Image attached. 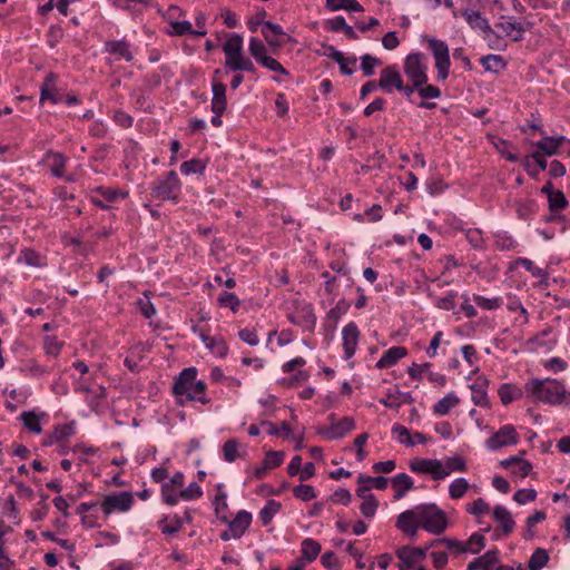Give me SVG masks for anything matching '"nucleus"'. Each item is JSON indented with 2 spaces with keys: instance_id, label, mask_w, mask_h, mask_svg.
Instances as JSON below:
<instances>
[{
  "instance_id": "obj_61",
  "label": "nucleus",
  "mask_w": 570,
  "mask_h": 570,
  "mask_svg": "<svg viewBox=\"0 0 570 570\" xmlns=\"http://www.w3.org/2000/svg\"><path fill=\"white\" fill-rule=\"evenodd\" d=\"M444 544L450 551L454 552V553H465V548L463 546V541H459V540H455V539H450V538H442V539H436L434 540L431 546H434V544Z\"/></svg>"
},
{
  "instance_id": "obj_3",
  "label": "nucleus",
  "mask_w": 570,
  "mask_h": 570,
  "mask_svg": "<svg viewBox=\"0 0 570 570\" xmlns=\"http://www.w3.org/2000/svg\"><path fill=\"white\" fill-rule=\"evenodd\" d=\"M197 374L196 367H186L175 380L173 393L179 405L184 406L189 402L210 403V399L206 394L207 384L202 380H197Z\"/></svg>"
},
{
  "instance_id": "obj_50",
  "label": "nucleus",
  "mask_w": 570,
  "mask_h": 570,
  "mask_svg": "<svg viewBox=\"0 0 570 570\" xmlns=\"http://www.w3.org/2000/svg\"><path fill=\"white\" fill-rule=\"evenodd\" d=\"M328 49H330V52L327 53V56L340 65L341 71L348 76L352 75L354 72V70L345 69V62L356 63V58L344 57L341 51L336 50L333 47H330Z\"/></svg>"
},
{
  "instance_id": "obj_45",
  "label": "nucleus",
  "mask_w": 570,
  "mask_h": 570,
  "mask_svg": "<svg viewBox=\"0 0 570 570\" xmlns=\"http://www.w3.org/2000/svg\"><path fill=\"white\" fill-rule=\"evenodd\" d=\"M65 342L57 338L55 335H46L43 338V350L49 356H58Z\"/></svg>"
},
{
  "instance_id": "obj_40",
  "label": "nucleus",
  "mask_w": 570,
  "mask_h": 570,
  "mask_svg": "<svg viewBox=\"0 0 570 570\" xmlns=\"http://www.w3.org/2000/svg\"><path fill=\"white\" fill-rule=\"evenodd\" d=\"M248 51L257 63H261L265 58L269 57L267 55V47L261 39L255 37L249 39Z\"/></svg>"
},
{
  "instance_id": "obj_10",
  "label": "nucleus",
  "mask_w": 570,
  "mask_h": 570,
  "mask_svg": "<svg viewBox=\"0 0 570 570\" xmlns=\"http://www.w3.org/2000/svg\"><path fill=\"white\" fill-rule=\"evenodd\" d=\"M288 320L292 324L308 332H313L316 325L313 306L306 302H295L293 312L288 314Z\"/></svg>"
},
{
  "instance_id": "obj_55",
  "label": "nucleus",
  "mask_w": 570,
  "mask_h": 570,
  "mask_svg": "<svg viewBox=\"0 0 570 570\" xmlns=\"http://www.w3.org/2000/svg\"><path fill=\"white\" fill-rule=\"evenodd\" d=\"M217 302L220 307L230 308L233 312H237L240 304L238 297L230 292L220 293V295L217 298Z\"/></svg>"
},
{
  "instance_id": "obj_16",
  "label": "nucleus",
  "mask_w": 570,
  "mask_h": 570,
  "mask_svg": "<svg viewBox=\"0 0 570 570\" xmlns=\"http://www.w3.org/2000/svg\"><path fill=\"white\" fill-rule=\"evenodd\" d=\"M65 92L58 87L57 77L49 73L40 86V101L60 104L63 101Z\"/></svg>"
},
{
  "instance_id": "obj_53",
  "label": "nucleus",
  "mask_w": 570,
  "mask_h": 570,
  "mask_svg": "<svg viewBox=\"0 0 570 570\" xmlns=\"http://www.w3.org/2000/svg\"><path fill=\"white\" fill-rule=\"evenodd\" d=\"M473 301L475 302V304L483 308V309H487V311H493V309H498L502 306L503 304V301L501 297H484V296H481V295H474L473 296Z\"/></svg>"
},
{
  "instance_id": "obj_44",
  "label": "nucleus",
  "mask_w": 570,
  "mask_h": 570,
  "mask_svg": "<svg viewBox=\"0 0 570 570\" xmlns=\"http://www.w3.org/2000/svg\"><path fill=\"white\" fill-rule=\"evenodd\" d=\"M549 561V554L546 549L538 548L529 559L530 570H541Z\"/></svg>"
},
{
  "instance_id": "obj_39",
  "label": "nucleus",
  "mask_w": 570,
  "mask_h": 570,
  "mask_svg": "<svg viewBox=\"0 0 570 570\" xmlns=\"http://www.w3.org/2000/svg\"><path fill=\"white\" fill-rule=\"evenodd\" d=\"M326 7L332 10H347L351 12H361L363 7L356 0H326Z\"/></svg>"
},
{
  "instance_id": "obj_31",
  "label": "nucleus",
  "mask_w": 570,
  "mask_h": 570,
  "mask_svg": "<svg viewBox=\"0 0 570 570\" xmlns=\"http://www.w3.org/2000/svg\"><path fill=\"white\" fill-rule=\"evenodd\" d=\"M498 562V552L489 550L483 556L474 559L468 564V570H491Z\"/></svg>"
},
{
  "instance_id": "obj_32",
  "label": "nucleus",
  "mask_w": 570,
  "mask_h": 570,
  "mask_svg": "<svg viewBox=\"0 0 570 570\" xmlns=\"http://www.w3.org/2000/svg\"><path fill=\"white\" fill-rule=\"evenodd\" d=\"M459 403L460 399L458 395L454 392H450L433 405V412L439 416L446 415L452 409L458 406Z\"/></svg>"
},
{
  "instance_id": "obj_11",
  "label": "nucleus",
  "mask_w": 570,
  "mask_h": 570,
  "mask_svg": "<svg viewBox=\"0 0 570 570\" xmlns=\"http://www.w3.org/2000/svg\"><path fill=\"white\" fill-rule=\"evenodd\" d=\"M519 442V434L511 424L502 426L498 432L485 441L487 449L497 451L503 446L515 445Z\"/></svg>"
},
{
  "instance_id": "obj_38",
  "label": "nucleus",
  "mask_w": 570,
  "mask_h": 570,
  "mask_svg": "<svg viewBox=\"0 0 570 570\" xmlns=\"http://www.w3.org/2000/svg\"><path fill=\"white\" fill-rule=\"evenodd\" d=\"M481 65L485 71L499 72L507 66L504 59L500 55H488L481 58Z\"/></svg>"
},
{
  "instance_id": "obj_24",
  "label": "nucleus",
  "mask_w": 570,
  "mask_h": 570,
  "mask_svg": "<svg viewBox=\"0 0 570 570\" xmlns=\"http://www.w3.org/2000/svg\"><path fill=\"white\" fill-rule=\"evenodd\" d=\"M461 14L472 29L481 30L487 35L493 32L489 21L479 11L464 9Z\"/></svg>"
},
{
  "instance_id": "obj_60",
  "label": "nucleus",
  "mask_w": 570,
  "mask_h": 570,
  "mask_svg": "<svg viewBox=\"0 0 570 570\" xmlns=\"http://www.w3.org/2000/svg\"><path fill=\"white\" fill-rule=\"evenodd\" d=\"M489 510V503L482 498H478L472 503L466 505V512L476 517L488 513Z\"/></svg>"
},
{
  "instance_id": "obj_29",
  "label": "nucleus",
  "mask_w": 570,
  "mask_h": 570,
  "mask_svg": "<svg viewBox=\"0 0 570 570\" xmlns=\"http://www.w3.org/2000/svg\"><path fill=\"white\" fill-rule=\"evenodd\" d=\"M487 385L488 381L484 377H478L474 383L470 385L472 391V401L478 406L489 405Z\"/></svg>"
},
{
  "instance_id": "obj_52",
  "label": "nucleus",
  "mask_w": 570,
  "mask_h": 570,
  "mask_svg": "<svg viewBox=\"0 0 570 570\" xmlns=\"http://www.w3.org/2000/svg\"><path fill=\"white\" fill-rule=\"evenodd\" d=\"M465 552L479 553L485 546V538L480 533H473L468 541H463Z\"/></svg>"
},
{
  "instance_id": "obj_30",
  "label": "nucleus",
  "mask_w": 570,
  "mask_h": 570,
  "mask_svg": "<svg viewBox=\"0 0 570 570\" xmlns=\"http://www.w3.org/2000/svg\"><path fill=\"white\" fill-rule=\"evenodd\" d=\"M493 519L501 525L505 534H509L513 531L515 523L512 519L510 511L507 508L502 505L494 507Z\"/></svg>"
},
{
  "instance_id": "obj_7",
  "label": "nucleus",
  "mask_w": 570,
  "mask_h": 570,
  "mask_svg": "<svg viewBox=\"0 0 570 570\" xmlns=\"http://www.w3.org/2000/svg\"><path fill=\"white\" fill-rule=\"evenodd\" d=\"M180 193V181L176 171H169L164 179H159L154 183L151 187V195L161 200H174L178 199Z\"/></svg>"
},
{
  "instance_id": "obj_62",
  "label": "nucleus",
  "mask_w": 570,
  "mask_h": 570,
  "mask_svg": "<svg viewBox=\"0 0 570 570\" xmlns=\"http://www.w3.org/2000/svg\"><path fill=\"white\" fill-rule=\"evenodd\" d=\"M294 497L302 501H309L316 497L315 490L312 485L299 484L293 489Z\"/></svg>"
},
{
  "instance_id": "obj_59",
  "label": "nucleus",
  "mask_w": 570,
  "mask_h": 570,
  "mask_svg": "<svg viewBox=\"0 0 570 570\" xmlns=\"http://www.w3.org/2000/svg\"><path fill=\"white\" fill-rule=\"evenodd\" d=\"M465 237L469 244L475 249H482L484 247L483 234L478 228H470L465 232Z\"/></svg>"
},
{
  "instance_id": "obj_36",
  "label": "nucleus",
  "mask_w": 570,
  "mask_h": 570,
  "mask_svg": "<svg viewBox=\"0 0 570 570\" xmlns=\"http://www.w3.org/2000/svg\"><path fill=\"white\" fill-rule=\"evenodd\" d=\"M410 396L399 390L390 391L385 397L380 399V403L390 409H399Z\"/></svg>"
},
{
  "instance_id": "obj_1",
  "label": "nucleus",
  "mask_w": 570,
  "mask_h": 570,
  "mask_svg": "<svg viewBox=\"0 0 570 570\" xmlns=\"http://www.w3.org/2000/svg\"><path fill=\"white\" fill-rule=\"evenodd\" d=\"M395 527L410 538H415L420 528L440 535L448 528V518L435 503H423L400 513Z\"/></svg>"
},
{
  "instance_id": "obj_23",
  "label": "nucleus",
  "mask_w": 570,
  "mask_h": 570,
  "mask_svg": "<svg viewBox=\"0 0 570 570\" xmlns=\"http://www.w3.org/2000/svg\"><path fill=\"white\" fill-rule=\"evenodd\" d=\"M522 165L530 177L537 178L547 168L548 163L540 151H533L523 158Z\"/></svg>"
},
{
  "instance_id": "obj_56",
  "label": "nucleus",
  "mask_w": 570,
  "mask_h": 570,
  "mask_svg": "<svg viewBox=\"0 0 570 570\" xmlns=\"http://www.w3.org/2000/svg\"><path fill=\"white\" fill-rule=\"evenodd\" d=\"M549 209L551 213H557L564 209L568 206V199L561 190H556L554 194L550 195Z\"/></svg>"
},
{
  "instance_id": "obj_63",
  "label": "nucleus",
  "mask_w": 570,
  "mask_h": 570,
  "mask_svg": "<svg viewBox=\"0 0 570 570\" xmlns=\"http://www.w3.org/2000/svg\"><path fill=\"white\" fill-rule=\"evenodd\" d=\"M381 65V60L372 57L371 55H364L361 58V68L366 77H370L374 73V68Z\"/></svg>"
},
{
  "instance_id": "obj_2",
  "label": "nucleus",
  "mask_w": 570,
  "mask_h": 570,
  "mask_svg": "<svg viewBox=\"0 0 570 570\" xmlns=\"http://www.w3.org/2000/svg\"><path fill=\"white\" fill-rule=\"evenodd\" d=\"M223 52L225 55V72H235L230 87L236 90L244 82V76L240 72L255 73L256 67L253 60L245 55L243 37L238 33L230 35L223 43Z\"/></svg>"
},
{
  "instance_id": "obj_48",
  "label": "nucleus",
  "mask_w": 570,
  "mask_h": 570,
  "mask_svg": "<svg viewBox=\"0 0 570 570\" xmlns=\"http://www.w3.org/2000/svg\"><path fill=\"white\" fill-rule=\"evenodd\" d=\"M240 444L236 439L227 440L223 445V456L226 462H234L240 456Z\"/></svg>"
},
{
  "instance_id": "obj_35",
  "label": "nucleus",
  "mask_w": 570,
  "mask_h": 570,
  "mask_svg": "<svg viewBox=\"0 0 570 570\" xmlns=\"http://www.w3.org/2000/svg\"><path fill=\"white\" fill-rule=\"evenodd\" d=\"M18 263H23L30 267H43L46 265L45 257L29 248L20 252Z\"/></svg>"
},
{
  "instance_id": "obj_33",
  "label": "nucleus",
  "mask_w": 570,
  "mask_h": 570,
  "mask_svg": "<svg viewBox=\"0 0 570 570\" xmlns=\"http://www.w3.org/2000/svg\"><path fill=\"white\" fill-rule=\"evenodd\" d=\"M495 27L513 41H521L523 39L525 30L519 22L500 21Z\"/></svg>"
},
{
  "instance_id": "obj_47",
  "label": "nucleus",
  "mask_w": 570,
  "mask_h": 570,
  "mask_svg": "<svg viewBox=\"0 0 570 570\" xmlns=\"http://www.w3.org/2000/svg\"><path fill=\"white\" fill-rule=\"evenodd\" d=\"M469 482L464 478L453 480L449 487V495L453 500L461 499L469 489Z\"/></svg>"
},
{
  "instance_id": "obj_51",
  "label": "nucleus",
  "mask_w": 570,
  "mask_h": 570,
  "mask_svg": "<svg viewBox=\"0 0 570 570\" xmlns=\"http://www.w3.org/2000/svg\"><path fill=\"white\" fill-rule=\"evenodd\" d=\"M517 264L527 269L531 275L540 281H544L548 277L547 272L538 266H534L533 262L525 257H520L517 259Z\"/></svg>"
},
{
  "instance_id": "obj_19",
  "label": "nucleus",
  "mask_w": 570,
  "mask_h": 570,
  "mask_svg": "<svg viewBox=\"0 0 570 570\" xmlns=\"http://www.w3.org/2000/svg\"><path fill=\"white\" fill-rule=\"evenodd\" d=\"M104 49L107 53L114 56L116 60L130 62L134 59L131 45L125 39L108 40L105 42Z\"/></svg>"
},
{
  "instance_id": "obj_46",
  "label": "nucleus",
  "mask_w": 570,
  "mask_h": 570,
  "mask_svg": "<svg viewBox=\"0 0 570 570\" xmlns=\"http://www.w3.org/2000/svg\"><path fill=\"white\" fill-rule=\"evenodd\" d=\"M392 434L395 436V439L397 440L399 443H401L405 446H414L415 445V441L412 438L410 431L405 426H403L399 423H395L392 426Z\"/></svg>"
},
{
  "instance_id": "obj_21",
  "label": "nucleus",
  "mask_w": 570,
  "mask_h": 570,
  "mask_svg": "<svg viewBox=\"0 0 570 570\" xmlns=\"http://www.w3.org/2000/svg\"><path fill=\"white\" fill-rule=\"evenodd\" d=\"M355 429V422L352 417L345 416L341 421L333 423L322 431V435L327 440H337Z\"/></svg>"
},
{
  "instance_id": "obj_34",
  "label": "nucleus",
  "mask_w": 570,
  "mask_h": 570,
  "mask_svg": "<svg viewBox=\"0 0 570 570\" xmlns=\"http://www.w3.org/2000/svg\"><path fill=\"white\" fill-rule=\"evenodd\" d=\"M46 417V414H38L35 411L22 412L20 419L23 425L36 434H40L42 432L41 421Z\"/></svg>"
},
{
  "instance_id": "obj_4",
  "label": "nucleus",
  "mask_w": 570,
  "mask_h": 570,
  "mask_svg": "<svg viewBox=\"0 0 570 570\" xmlns=\"http://www.w3.org/2000/svg\"><path fill=\"white\" fill-rule=\"evenodd\" d=\"M524 390L527 395L537 402L554 405L570 401V392L561 382L553 379H530L525 383Z\"/></svg>"
},
{
  "instance_id": "obj_20",
  "label": "nucleus",
  "mask_w": 570,
  "mask_h": 570,
  "mask_svg": "<svg viewBox=\"0 0 570 570\" xmlns=\"http://www.w3.org/2000/svg\"><path fill=\"white\" fill-rule=\"evenodd\" d=\"M227 87L218 78H212V111L214 114H224L227 108Z\"/></svg>"
},
{
  "instance_id": "obj_17",
  "label": "nucleus",
  "mask_w": 570,
  "mask_h": 570,
  "mask_svg": "<svg viewBox=\"0 0 570 570\" xmlns=\"http://www.w3.org/2000/svg\"><path fill=\"white\" fill-rule=\"evenodd\" d=\"M193 332L215 356L225 357L227 355L228 346L222 336H209L198 326H193Z\"/></svg>"
},
{
  "instance_id": "obj_25",
  "label": "nucleus",
  "mask_w": 570,
  "mask_h": 570,
  "mask_svg": "<svg viewBox=\"0 0 570 570\" xmlns=\"http://www.w3.org/2000/svg\"><path fill=\"white\" fill-rule=\"evenodd\" d=\"M43 161L49 167L52 176L58 178H62L65 176L67 158L62 154L48 151L45 155Z\"/></svg>"
},
{
  "instance_id": "obj_64",
  "label": "nucleus",
  "mask_w": 570,
  "mask_h": 570,
  "mask_svg": "<svg viewBox=\"0 0 570 570\" xmlns=\"http://www.w3.org/2000/svg\"><path fill=\"white\" fill-rule=\"evenodd\" d=\"M94 194L101 196L108 204L115 202L118 197H126L125 193L105 187H97Z\"/></svg>"
},
{
  "instance_id": "obj_28",
  "label": "nucleus",
  "mask_w": 570,
  "mask_h": 570,
  "mask_svg": "<svg viewBox=\"0 0 570 570\" xmlns=\"http://www.w3.org/2000/svg\"><path fill=\"white\" fill-rule=\"evenodd\" d=\"M407 351L402 346H393L385 351L376 363L377 368H387L395 365L401 358L406 356Z\"/></svg>"
},
{
  "instance_id": "obj_6",
  "label": "nucleus",
  "mask_w": 570,
  "mask_h": 570,
  "mask_svg": "<svg viewBox=\"0 0 570 570\" xmlns=\"http://www.w3.org/2000/svg\"><path fill=\"white\" fill-rule=\"evenodd\" d=\"M403 72L409 82L425 85L428 78V57L423 52H411L403 61Z\"/></svg>"
},
{
  "instance_id": "obj_14",
  "label": "nucleus",
  "mask_w": 570,
  "mask_h": 570,
  "mask_svg": "<svg viewBox=\"0 0 570 570\" xmlns=\"http://www.w3.org/2000/svg\"><path fill=\"white\" fill-rule=\"evenodd\" d=\"M403 79L399 67L396 65H390L381 70L377 86L385 94H392L394 90L402 88Z\"/></svg>"
},
{
  "instance_id": "obj_13",
  "label": "nucleus",
  "mask_w": 570,
  "mask_h": 570,
  "mask_svg": "<svg viewBox=\"0 0 570 570\" xmlns=\"http://www.w3.org/2000/svg\"><path fill=\"white\" fill-rule=\"evenodd\" d=\"M410 469L415 473L430 474L434 480L446 478L443 462L436 459H414L410 463Z\"/></svg>"
},
{
  "instance_id": "obj_43",
  "label": "nucleus",
  "mask_w": 570,
  "mask_h": 570,
  "mask_svg": "<svg viewBox=\"0 0 570 570\" xmlns=\"http://www.w3.org/2000/svg\"><path fill=\"white\" fill-rule=\"evenodd\" d=\"M321 552V544L313 539H305L302 542V558L308 562L315 560Z\"/></svg>"
},
{
  "instance_id": "obj_18",
  "label": "nucleus",
  "mask_w": 570,
  "mask_h": 570,
  "mask_svg": "<svg viewBox=\"0 0 570 570\" xmlns=\"http://www.w3.org/2000/svg\"><path fill=\"white\" fill-rule=\"evenodd\" d=\"M360 338V331L354 322H350L342 330V341L344 348V356L346 360L351 358L356 351Z\"/></svg>"
},
{
  "instance_id": "obj_41",
  "label": "nucleus",
  "mask_w": 570,
  "mask_h": 570,
  "mask_svg": "<svg viewBox=\"0 0 570 570\" xmlns=\"http://www.w3.org/2000/svg\"><path fill=\"white\" fill-rule=\"evenodd\" d=\"M282 504L275 500H268L259 511V519L264 525H267L276 513L279 512Z\"/></svg>"
},
{
  "instance_id": "obj_8",
  "label": "nucleus",
  "mask_w": 570,
  "mask_h": 570,
  "mask_svg": "<svg viewBox=\"0 0 570 570\" xmlns=\"http://www.w3.org/2000/svg\"><path fill=\"white\" fill-rule=\"evenodd\" d=\"M183 14V11L177 6H170L167 10V20L169 23V29L167 31L170 36H196L204 37L207 31L206 30H194L193 26L187 20H178V18Z\"/></svg>"
},
{
  "instance_id": "obj_27",
  "label": "nucleus",
  "mask_w": 570,
  "mask_h": 570,
  "mask_svg": "<svg viewBox=\"0 0 570 570\" xmlns=\"http://www.w3.org/2000/svg\"><path fill=\"white\" fill-rule=\"evenodd\" d=\"M392 488L394 489L393 498L395 500H401L407 491H411L414 488L413 479L406 473L396 474L391 479Z\"/></svg>"
},
{
  "instance_id": "obj_49",
  "label": "nucleus",
  "mask_w": 570,
  "mask_h": 570,
  "mask_svg": "<svg viewBox=\"0 0 570 570\" xmlns=\"http://www.w3.org/2000/svg\"><path fill=\"white\" fill-rule=\"evenodd\" d=\"M206 168L205 161L198 158H194L187 161H184L180 165V173L185 176H189L191 174H203Z\"/></svg>"
},
{
  "instance_id": "obj_22",
  "label": "nucleus",
  "mask_w": 570,
  "mask_h": 570,
  "mask_svg": "<svg viewBox=\"0 0 570 570\" xmlns=\"http://www.w3.org/2000/svg\"><path fill=\"white\" fill-rule=\"evenodd\" d=\"M431 544L425 548H410L404 547L399 550L397 557L407 567L414 568L419 562H421L425 556Z\"/></svg>"
},
{
  "instance_id": "obj_37",
  "label": "nucleus",
  "mask_w": 570,
  "mask_h": 570,
  "mask_svg": "<svg viewBox=\"0 0 570 570\" xmlns=\"http://www.w3.org/2000/svg\"><path fill=\"white\" fill-rule=\"evenodd\" d=\"M159 528L164 534H174L183 528V520L177 514L173 517L165 515L159 521Z\"/></svg>"
},
{
  "instance_id": "obj_5",
  "label": "nucleus",
  "mask_w": 570,
  "mask_h": 570,
  "mask_svg": "<svg viewBox=\"0 0 570 570\" xmlns=\"http://www.w3.org/2000/svg\"><path fill=\"white\" fill-rule=\"evenodd\" d=\"M423 39L426 41L428 48L434 58L436 79L439 81L446 80L450 75L451 67L450 50L448 45L445 41L433 37H424Z\"/></svg>"
},
{
  "instance_id": "obj_26",
  "label": "nucleus",
  "mask_w": 570,
  "mask_h": 570,
  "mask_svg": "<svg viewBox=\"0 0 570 570\" xmlns=\"http://www.w3.org/2000/svg\"><path fill=\"white\" fill-rule=\"evenodd\" d=\"M563 141H564L563 136H559V137L546 136L535 142V146L538 148L537 151H540L542 154L543 158L557 155L559 151V148Z\"/></svg>"
},
{
  "instance_id": "obj_54",
  "label": "nucleus",
  "mask_w": 570,
  "mask_h": 570,
  "mask_svg": "<svg viewBox=\"0 0 570 570\" xmlns=\"http://www.w3.org/2000/svg\"><path fill=\"white\" fill-rule=\"evenodd\" d=\"M261 425L266 429V432L269 435H277V436L285 435V436H289L292 434V428L286 422H283L279 428L276 426L274 423L268 422V421H263L261 423Z\"/></svg>"
},
{
  "instance_id": "obj_57",
  "label": "nucleus",
  "mask_w": 570,
  "mask_h": 570,
  "mask_svg": "<svg viewBox=\"0 0 570 570\" xmlns=\"http://www.w3.org/2000/svg\"><path fill=\"white\" fill-rule=\"evenodd\" d=\"M203 495L202 488L196 483L191 482L187 488L179 491L178 501H190L196 500Z\"/></svg>"
},
{
  "instance_id": "obj_42",
  "label": "nucleus",
  "mask_w": 570,
  "mask_h": 570,
  "mask_svg": "<svg viewBox=\"0 0 570 570\" xmlns=\"http://www.w3.org/2000/svg\"><path fill=\"white\" fill-rule=\"evenodd\" d=\"M499 396L503 404H509L515 400H519L522 396V391L514 385L503 384L499 389Z\"/></svg>"
},
{
  "instance_id": "obj_58",
  "label": "nucleus",
  "mask_w": 570,
  "mask_h": 570,
  "mask_svg": "<svg viewBox=\"0 0 570 570\" xmlns=\"http://www.w3.org/2000/svg\"><path fill=\"white\" fill-rule=\"evenodd\" d=\"M465 470V462L461 458H449L443 462V471L446 472V476L452 472H464Z\"/></svg>"
},
{
  "instance_id": "obj_12",
  "label": "nucleus",
  "mask_w": 570,
  "mask_h": 570,
  "mask_svg": "<svg viewBox=\"0 0 570 570\" xmlns=\"http://www.w3.org/2000/svg\"><path fill=\"white\" fill-rule=\"evenodd\" d=\"M252 522V514L245 510L237 512L236 517L229 522L228 528L220 533V539L228 541L239 539L244 535Z\"/></svg>"
},
{
  "instance_id": "obj_15",
  "label": "nucleus",
  "mask_w": 570,
  "mask_h": 570,
  "mask_svg": "<svg viewBox=\"0 0 570 570\" xmlns=\"http://www.w3.org/2000/svg\"><path fill=\"white\" fill-rule=\"evenodd\" d=\"M185 484V475L183 472H176L167 482L161 484V499L168 505L178 503L179 491Z\"/></svg>"
},
{
  "instance_id": "obj_9",
  "label": "nucleus",
  "mask_w": 570,
  "mask_h": 570,
  "mask_svg": "<svg viewBox=\"0 0 570 570\" xmlns=\"http://www.w3.org/2000/svg\"><path fill=\"white\" fill-rule=\"evenodd\" d=\"M134 504V497L130 492L124 491L106 495L100 502V509L105 515L115 512H127Z\"/></svg>"
}]
</instances>
